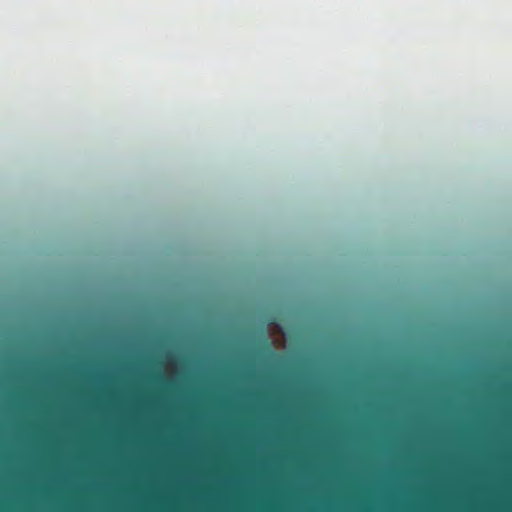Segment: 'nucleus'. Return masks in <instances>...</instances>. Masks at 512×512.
I'll return each mask as SVG.
<instances>
[{"instance_id": "f257e3e1", "label": "nucleus", "mask_w": 512, "mask_h": 512, "mask_svg": "<svg viewBox=\"0 0 512 512\" xmlns=\"http://www.w3.org/2000/svg\"><path fill=\"white\" fill-rule=\"evenodd\" d=\"M269 334L276 348H283L285 346V335L277 324L269 325Z\"/></svg>"}]
</instances>
